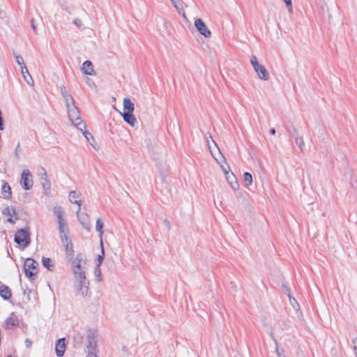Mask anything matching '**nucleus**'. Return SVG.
Instances as JSON below:
<instances>
[{"label": "nucleus", "instance_id": "obj_1", "mask_svg": "<svg viewBox=\"0 0 357 357\" xmlns=\"http://www.w3.org/2000/svg\"><path fill=\"white\" fill-rule=\"evenodd\" d=\"M208 149L213 158L221 165L222 171L224 172L227 181L229 179V170L230 167L226 162V159L220 152V149L218 147L215 142L213 139L211 135L206 137Z\"/></svg>", "mask_w": 357, "mask_h": 357}, {"label": "nucleus", "instance_id": "obj_2", "mask_svg": "<svg viewBox=\"0 0 357 357\" xmlns=\"http://www.w3.org/2000/svg\"><path fill=\"white\" fill-rule=\"evenodd\" d=\"M69 120L78 130L84 128V123L82 121L78 107H74L67 109Z\"/></svg>", "mask_w": 357, "mask_h": 357}, {"label": "nucleus", "instance_id": "obj_3", "mask_svg": "<svg viewBox=\"0 0 357 357\" xmlns=\"http://www.w3.org/2000/svg\"><path fill=\"white\" fill-rule=\"evenodd\" d=\"M87 357H96V349L97 347L96 334L94 331L89 329L87 333Z\"/></svg>", "mask_w": 357, "mask_h": 357}, {"label": "nucleus", "instance_id": "obj_4", "mask_svg": "<svg viewBox=\"0 0 357 357\" xmlns=\"http://www.w3.org/2000/svg\"><path fill=\"white\" fill-rule=\"evenodd\" d=\"M14 241L17 244L26 248L31 242L30 234L25 229H20L15 233Z\"/></svg>", "mask_w": 357, "mask_h": 357}, {"label": "nucleus", "instance_id": "obj_5", "mask_svg": "<svg viewBox=\"0 0 357 357\" xmlns=\"http://www.w3.org/2000/svg\"><path fill=\"white\" fill-rule=\"evenodd\" d=\"M250 63L253 66L255 71L257 73L258 77L261 80H268L269 78L268 71L264 66L259 64L257 61V58L252 56L250 59Z\"/></svg>", "mask_w": 357, "mask_h": 357}, {"label": "nucleus", "instance_id": "obj_6", "mask_svg": "<svg viewBox=\"0 0 357 357\" xmlns=\"http://www.w3.org/2000/svg\"><path fill=\"white\" fill-rule=\"evenodd\" d=\"M38 263L31 258H28L24 264V269L26 275L30 279L33 280L37 273Z\"/></svg>", "mask_w": 357, "mask_h": 357}, {"label": "nucleus", "instance_id": "obj_7", "mask_svg": "<svg viewBox=\"0 0 357 357\" xmlns=\"http://www.w3.org/2000/svg\"><path fill=\"white\" fill-rule=\"evenodd\" d=\"M52 211L57 219L59 230H61L62 231L64 227H68L65 219V211L63 208L61 206H54Z\"/></svg>", "mask_w": 357, "mask_h": 357}, {"label": "nucleus", "instance_id": "obj_8", "mask_svg": "<svg viewBox=\"0 0 357 357\" xmlns=\"http://www.w3.org/2000/svg\"><path fill=\"white\" fill-rule=\"evenodd\" d=\"M20 183L22 188L25 190H29L33 187V182L32 175L28 169L23 170Z\"/></svg>", "mask_w": 357, "mask_h": 357}, {"label": "nucleus", "instance_id": "obj_9", "mask_svg": "<svg viewBox=\"0 0 357 357\" xmlns=\"http://www.w3.org/2000/svg\"><path fill=\"white\" fill-rule=\"evenodd\" d=\"M195 26L200 34L206 38L211 37V32L202 19H197L195 21Z\"/></svg>", "mask_w": 357, "mask_h": 357}, {"label": "nucleus", "instance_id": "obj_10", "mask_svg": "<svg viewBox=\"0 0 357 357\" xmlns=\"http://www.w3.org/2000/svg\"><path fill=\"white\" fill-rule=\"evenodd\" d=\"M2 215L6 218V221L10 223H15L17 219L16 210L14 207L6 206L2 210Z\"/></svg>", "mask_w": 357, "mask_h": 357}, {"label": "nucleus", "instance_id": "obj_11", "mask_svg": "<svg viewBox=\"0 0 357 357\" xmlns=\"http://www.w3.org/2000/svg\"><path fill=\"white\" fill-rule=\"evenodd\" d=\"M89 282H74V287L76 290L77 295L82 297H86L89 291Z\"/></svg>", "mask_w": 357, "mask_h": 357}, {"label": "nucleus", "instance_id": "obj_12", "mask_svg": "<svg viewBox=\"0 0 357 357\" xmlns=\"http://www.w3.org/2000/svg\"><path fill=\"white\" fill-rule=\"evenodd\" d=\"M42 172L40 174V181H41V185L43 186V188L44 190V193L45 195H48L50 188H51V183L50 180L47 178V174L44 168H42Z\"/></svg>", "mask_w": 357, "mask_h": 357}, {"label": "nucleus", "instance_id": "obj_13", "mask_svg": "<svg viewBox=\"0 0 357 357\" xmlns=\"http://www.w3.org/2000/svg\"><path fill=\"white\" fill-rule=\"evenodd\" d=\"M18 324L19 319L17 317L15 313L12 312L10 314V316L6 319L3 326L6 329H11L15 326H18Z\"/></svg>", "mask_w": 357, "mask_h": 357}, {"label": "nucleus", "instance_id": "obj_14", "mask_svg": "<svg viewBox=\"0 0 357 357\" xmlns=\"http://www.w3.org/2000/svg\"><path fill=\"white\" fill-rule=\"evenodd\" d=\"M66 351L65 338L59 339L55 344V351L58 357H61L64 355Z\"/></svg>", "mask_w": 357, "mask_h": 357}, {"label": "nucleus", "instance_id": "obj_15", "mask_svg": "<svg viewBox=\"0 0 357 357\" xmlns=\"http://www.w3.org/2000/svg\"><path fill=\"white\" fill-rule=\"evenodd\" d=\"M121 116L124 121H126L130 126L135 127L137 125V121L133 113L123 112L121 113Z\"/></svg>", "mask_w": 357, "mask_h": 357}, {"label": "nucleus", "instance_id": "obj_16", "mask_svg": "<svg viewBox=\"0 0 357 357\" xmlns=\"http://www.w3.org/2000/svg\"><path fill=\"white\" fill-rule=\"evenodd\" d=\"M80 197V193L77 191L73 190L69 193V200L71 203L77 204L78 208L77 212L80 211L81 208V200L77 199Z\"/></svg>", "mask_w": 357, "mask_h": 357}, {"label": "nucleus", "instance_id": "obj_17", "mask_svg": "<svg viewBox=\"0 0 357 357\" xmlns=\"http://www.w3.org/2000/svg\"><path fill=\"white\" fill-rule=\"evenodd\" d=\"M82 70L85 75H93L95 74L93 66L91 61H85L83 63Z\"/></svg>", "mask_w": 357, "mask_h": 357}, {"label": "nucleus", "instance_id": "obj_18", "mask_svg": "<svg viewBox=\"0 0 357 357\" xmlns=\"http://www.w3.org/2000/svg\"><path fill=\"white\" fill-rule=\"evenodd\" d=\"M0 296L3 300H8L12 296L10 289L6 284L0 285Z\"/></svg>", "mask_w": 357, "mask_h": 357}, {"label": "nucleus", "instance_id": "obj_19", "mask_svg": "<svg viewBox=\"0 0 357 357\" xmlns=\"http://www.w3.org/2000/svg\"><path fill=\"white\" fill-rule=\"evenodd\" d=\"M123 112L133 113L135 105L129 98H123Z\"/></svg>", "mask_w": 357, "mask_h": 357}, {"label": "nucleus", "instance_id": "obj_20", "mask_svg": "<svg viewBox=\"0 0 357 357\" xmlns=\"http://www.w3.org/2000/svg\"><path fill=\"white\" fill-rule=\"evenodd\" d=\"M73 273L75 278L74 282H79V281L89 282L88 280H86L85 272L83 270L77 271L75 268H73Z\"/></svg>", "mask_w": 357, "mask_h": 357}, {"label": "nucleus", "instance_id": "obj_21", "mask_svg": "<svg viewBox=\"0 0 357 357\" xmlns=\"http://www.w3.org/2000/svg\"><path fill=\"white\" fill-rule=\"evenodd\" d=\"M1 192L4 199H10L12 197L11 188L8 183H3L1 186Z\"/></svg>", "mask_w": 357, "mask_h": 357}, {"label": "nucleus", "instance_id": "obj_22", "mask_svg": "<svg viewBox=\"0 0 357 357\" xmlns=\"http://www.w3.org/2000/svg\"><path fill=\"white\" fill-rule=\"evenodd\" d=\"M83 135L85 137L86 140L89 142V144L95 149H97L96 146L94 145L95 139L93 137V135L86 130V125L84 124V128L79 130Z\"/></svg>", "mask_w": 357, "mask_h": 357}, {"label": "nucleus", "instance_id": "obj_23", "mask_svg": "<svg viewBox=\"0 0 357 357\" xmlns=\"http://www.w3.org/2000/svg\"><path fill=\"white\" fill-rule=\"evenodd\" d=\"M59 234H60V238H61V242L63 243V244L64 245L66 243H68V244H69L70 242H71V240L68 236V227H64L62 231H61V230H59Z\"/></svg>", "mask_w": 357, "mask_h": 357}, {"label": "nucleus", "instance_id": "obj_24", "mask_svg": "<svg viewBox=\"0 0 357 357\" xmlns=\"http://www.w3.org/2000/svg\"><path fill=\"white\" fill-rule=\"evenodd\" d=\"M227 182L229 183L231 188L234 190H236L238 189L239 185L238 183V181H237V179L236 178L235 175L232 172H231L229 174V181H227Z\"/></svg>", "mask_w": 357, "mask_h": 357}, {"label": "nucleus", "instance_id": "obj_25", "mask_svg": "<svg viewBox=\"0 0 357 357\" xmlns=\"http://www.w3.org/2000/svg\"><path fill=\"white\" fill-rule=\"evenodd\" d=\"M42 264L47 269L50 271H53L54 268V265L52 263V261L50 258L48 257H42Z\"/></svg>", "mask_w": 357, "mask_h": 357}, {"label": "nucleus", "instance_id": "obj_26", "mask_svg": "<svg viewBox=\"0 0 357 357\" xmlns=\"http://www.w3.org/2000/svg\"><path fill=\"white\" fill-rule=\"evenodd\" d=\"M63 99L67 109L75 106V100L70 94L64 97Z\"/></svg>", "mask_w": 357, "mask_h": 357}, {"label": "nucleus", "instance_id": "obj_27", "mask_svg": "<svg viewBox=\"0 0 357 357\" xmlns=\"http://www.w3.org/2000/svg\"><path fill=\"white\" fill-rule=\"evenodd\" d=\"M82 261V255H78L75 257V261H74V266L73 268H75L77 271L82 270L81 266V262Z\"/></svg>", "mask_w": 357, "mask_h": 357}, {"label": "nucleus", "instance_id": "obj_28", "mask_svg": "<svg viewBox=\"0 0 357 357\" xmlns=\"http://www.w3.org/2000/svg\"><path fill=\"white\" fill-rule=\"evenodd\" d=\"M295 142L298 146L301 152L303 151L305 147V143L302 137L296 136L295 138Z\"/></svg>", "mask_w": 357, "mask_h": 357}, {"label": "nucleus", "instance_id": "obj_29", "mask_svg": "<svg viewBox=\"0 0 357 357\" xmlns=\"http://www.w3.org/2000/svg\"><path fill=\"white\" fill-rule=\"evenodd\" d=\"M64 247H65V249H66V253L68 256H70V257H73V244L71 242H70V243L68 244V243H66V244L63 245Z\"/></svg>", "mask_w": 357, "mask_h": 357}, {"label": "nucleus", "instance_id": "obj_30", "mask_svg": "<svg viewBox=\"0 0 357 357\" xmlns=\"http://www.w3.org/2000/svg\"><path fill=\"white\" fill-rule=\"evenodd\" d=\"M103 222L102 221L98 218L97 220H96V231L100 234V236H101L103 234Z\"/></svg>", "mask_w": 357, "mask_h": 357}, {"label": "nucleus", "instance_id": "obj_31", "mask_svg": "<svg viewBox=\"0 0 357 357\" xmlns=\"http://www.w3.org/2000/svg\"><path fill=\"white\" fill-rule=\"evenodd\" d=\"M271 337H272V339L273 340L275 344V352L278 355V357H286L284 354V350L282 349V350H280L278 349V342H277V340L273 337V334L271 333Z\"/></svg>", "mask_w": 357, "mask_h": 357}, {"label": "nucleus", "instance_id": "obj_32", "mask_svg": "<svg viewBox=\"0 0 357 357\" xmlns=\"http://www.w3.org/2000/svg\"><path fill=\"white\" fill-rule=\"evenodd\" d=\"M243 180L247 185H251L252 183V176L250 173L245 172L243 174Z\"/></svg>", "mask_w": 357, "mask_h": 357}, {"label": "nucleus", "instance_id": "obj_33", "mask_svg": "<svg viewBox=\"0 0 357 357\" xmlns=\"http://www.w3.org/2000/svg\"><path fill=\"white\" fill-rule=\"evenodd\" d=\"M101 247H102V252H101L102 253H101V255H98V258H97L98 264H97L96 267L100 266V264H102L103 259H104V256H105L104 249H103L102 243H101Z\"/></svg>", "mask_w": 357, "mask_h": 357}, {"label": "nucleus", "instance_id": "obj_34", "mask_svg": "<svg viewBox=\"0 0 357 357\" xmlns=\"http://www.w3.org/2000/svg\"><path fill=\"white\" fill-rule=\"evenodd\" d=\"M21 73H22V75H23L25 81L28 84H29V82L26 79V75H28L29 77H31V76H30V75L29 73V71H28V70H27V68H26V67L25 66H23L21 67ZM30 79H32L31 77H30ZM31 81L33 82V80H31Z\"/></svg>", "mask_w": 357, "mask_h": 357}, {"label": "nucleus", "instance_id": "obj_35", "mask_svg": "<svg viewBox=\"0 0 357 357\" xmlns=\"http://www.w3.org/2000/svg\"><path fill=\"white\" fill-rule=\"evenodd\" d=\"M14 56L15 58L16 63H17V65L20 66V68L23 66H25L24 63V59L20 55L14 53Z\"/></svg>", "mask_w": 357, "mask_h": 357}, {"label": "nucleus", "instance_id": "obj_36", "mask_svg": "<svg viewBox=\"0 0 357 357\" xmlns=\"http://www.w3.org/2000/svg\"><path fill=\"white\" fill-rule=\"evenodd\" d=\"M94 274L96 276V279L97 281H101L102 280V276H101V272L100 267H96L94 270Z\"/></svg>", "mask_w": 357, "mask_h": 357}, {"label": "nucleus", "instance_id": "obj_37", "mask_svg": "<svg viewBox=\"0 0 357 357\" xmlns=\"http://www.w3.org/2000/svg\"><path fill=\"white\" fill-rule=\"evenodd\" d=\"M60 91L63 98L70 95L64 86H60Z\"/></svg>", "mask_w": 357, "mask_h": 357}, {"label": "nucleus", "instance_id": "obj_38", "mask_svg": "<svg viewBox=\"0 0 357 357\" xmlns=\"http://www.w3.org/2000/svg\"><path fill=\"white\" fill-rule=\"evenodd\" d=\"M73 24L77 27H80L82 25V20L79 18H75L73 20Z\"/></svg>", "mask_w": 357, "mask_h": 357}, {"label": "nucleus", "instance_id": "obj_39", "mask_svg": "<svg viewBox=\"0 0 357 357\" xmlns=\"http://www.w3.org/2000/svg\"><path fill=\"white\" fill-rule=\"evenodd\" d=\"M163 223L166 226L167 230L169 231L172 227L170 222L167 219H165Z\"/></svg>", "mask_w": 357, "mask_h": 357}, {"label": "nucleus", "instance_id": "obj_40", "mask_svg": "<svg viewBox=\"0 0 357 357\" xmlns=\"http://www.w3.org/2000/svg\"><path fill=\"white\" fill-rule=\"evenodd\" d=\"M81 224L82 225V227L86 229L87 231L90 230V225L89 222H85L84 221L80 220Z\"/></svg>", "mask_w": 357, "mask_h": 357}, {"label": "nucleus", "instance_id": "obj_41", "mask_svg": "<svg viewBox=\"0 0 357 357\" xmlns=\"http://www.w3.org/2000/svg\"><path fill=\"white\" fill-rule=\"evenodd\" d=\"M352 344H354V350L356 352H357V337L354 338L353 340H352Z\"/></svg>", "mask_w": 357, "mask_h": 357}, {"label": "nucleus", "instance_id": "obj_42", "mask_svg": "<svg viewBox=\"0 0 357 357\" xmlns=\"http://www.w3.org/2000/svg\"><path fill=\"white\" fill-rule=\"evenodd\" d=\"M31 28H32V29L33 30V31H34L35 33H36V32H37V30H36V25H35V24H34V20H33V19H31Z\"/></svg>", "mask_w": 357, "mask_h": 357}, {"label": "nucleus", "instance_id": "obj_43", "mask_svg": "<svg viewBox=\"0 0 357 357\" xmlns=\"http://www.w3.org/2000/svg\"><path fill=\"white\" fill-rule=\"evenodd\" d=\"M284 2L285 3L287 7H290L291 8L292 5H291V0H283Z\"/></svg>", "mask_w": 357, "mask_h": 357}, {"label": "nucleus", "instance_id": "obj_44", "mask_svg": "<svg viewBox=\"0 0 357 357\" xmlns=\"http://www.w3.org/2000/svg\"><path fill=\"white\" fill-rule=\"evenodd\" d=\"M275 132H276V131H275V128H271V129H270V130H269V133H270L271 135H274L275 134Z\"/></svg>", "mask_w": 357, "mask_h": 357}, {"label": "nucleus", "instance_id": "obj_45", "mask_svg": "<svg viewBox=\"0 0 357 357\" xmlns=\"http://www.w3.org/2000/svg\"><path fill=\"white\" fill-rule=\"evenodd\" d=\"M172 4L174 5V6L175 7V8L178 10H179V7L178 6V4L176 3V1L174 0V3H172Z\"/></svg>", "mask_w": 357, "mask_h": 357}, {"label": "nucleus", "instance_id": "obj_46", "mask_svg": "<svg viewBox=\"0 0 357 357\" xmlns=\"http://www.w3.org/2000/svg\"><path fill=\"white\" fill-rule=\"evenodd\" d=\"M172 4L174 5V6L175 7V8L178 10H179V7L178 6V4L176 3V1L174 0V3H172Z\"/></svg>", "mask_w": 357, "mask_h": 357}, {"label": "nucleus", "instance_id": "obj_47", "mask_svg": "<svg viewBox=\"0 0 357 357\" xmlns=\"http://www.w3.org/2000/svg\"><path fill=\"white\" fill-rule=\"evenodd\" d=\"M3 129H4L3 122H0V130H3Z\"/></svg>", "mask_w": 357, "mask_h": 357}, {"label": "nucleus", "instance_id": "obj_48", "mask_svg": "<svg viewBox=\"0 0 357 357\" xmlns=\"http://www.w3.org/2000/svg\"><path fill=\"white\" fill-rule=\"evenodd\" d=\"M25 342L27 347H29V345L31 344V342L28 339L25 341Z\"/></svg>", "mask_w": 357, "mask_h": 357}, {"label": "nucleus", "instance_id": "obj_49", "mask_svg": "<svg viewBox=\"0 0 357 357\" xmlns=\"http://www.w3.org/2000/svg\"><path fill=\"white\" fill-rule=\"evenodd\" d=\"M19 148H20V144H18L17 145V147H16V149H15V154H16V155H17V154H18L17 152H18Z\"/></svg>", "mask_w": 357, "mask_h": 357}, {"label": "nucleus", "instance_id": "obj_50", "mask_svg": "<svg viewBox=\"0 0 357 357\" xmlns=\"http://www.w3.org/2000/svg\"><path fill=\"white\" fill-rule=\"evenodd\" d=\"M293 130L294 132L296 135V136H298V130L294 126L293 127Z\"/></svg>", "mask_w": 357, "mask_h": 357}, {"label": "nucleus", "instance_id": "obj_51", "mask_svg": "<svg viewBox=\"0 0 357 357\" xmlns=\"http://www.w3.org/2000/svg\"><path fill=\"white\" fill-rule=\"evenodd\" d=\"M286 293L288 294V296L289 297V299H291L290 292H289V290L288 289H286Z\"/></svg>", "mask_w": 357, "mask_h": 357}, {"label": "nucleus", "instance_id": "obj_52", "mask_svg": "<svg viewBox=\"0 0 357 357\" xmlns=\"http://www.w3.org/2000/svg\"><path fill=\"white\" fill-rule=\"evenodd\" d=\"M172 3H174V0H170Z\"/></svg>", "mask_w": 357, "mask_h": 357}, {"label": "nucleus", "instance_id": "obj_53", "mask_svg": "<svg viewBox=\"0 0 357 357\" xmlns=\"http://www.w3.org/2000/svg\"><path fill=\"white\" fill-rule=\"evenodd\" d=\"M355 354H356V357H357V351L355 353Z\"/></svg>", "mask_w": 357, "mask_h": 357}, {"label": "nucleus", "instance_id": "obj_54", "mask_svg": "<svg viewBox=\"0 0 357 357\" xmlns=\"http://www.w3.org/2000/svg\"><path fill=\"white\" fill-rule=\"evenodd\" d=\"M8 357H12V356H8Z\"/></svg>", "mask_w": 357, "mask_h": 357}]
</instances>
